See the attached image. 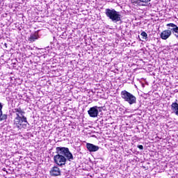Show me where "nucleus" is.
<instances>
[{
    "label": "nucleus",
    "instance_id": "1",
    "mask_svg": "<svg viewBox=\"0 0 178 178\" xmlns=\"http://www.w3.org/2000/svg\"><path fill=\"white\" fill-rule=\"evenodd\" d=\"M56 155L54 156V163L58 166H63L66 165V162H72L74 161V156L73 154L70 152L69 148L65 147H57L56 148Z\"/></svg>",
    "mask_w": 178,
    "mask_h": 178
},
{
    "label": "nucleus",
    "instance_id": "2",
    "mask_svg": "<svg viewBox=\"0 0 178 178\" xmlns=\"http://www.w3.org/2000/svg\"><path fill=\"white\" fill-rule=\"evenodd\" d=\"M13 113H15L16 117L14 120V125L17 129L22 130V129H27V126H30V124L27 121V117L24 116L26 112L22 110L21 108H15Z\"/></svg>",
    "mask_w": 178,
    "mask_h": 178
},
{
    "label": "nucleus",
    "instance_id": "3",
    "mask_svg": "<svg viewBox=\"0 0 178 178\" xmlns=\"http://www.w3.org/2000/svg\"><path fill=\"white\" fill-rule=\"evenodd\" d=\"M105 15L106 17L110 19L113 23H118V22L122 20V15H120V12L116 11V10L113 8H106Z\"/></svg>",
    "mask_w": 178,
    "mask_h": 178
},
{
    "label": "nucleus",
    "instance_id": "4",
    "mask_svg": "<svg viewBox=\"0 0 178 178\" xmlns=\"http://www.w3.org/2000/svg\"><path fill=\"white\" fill-rule=\"evenodd\" d=\"M121 98L129 105L137 104V97L127 90L121 91Z\"/></svg>",
    "mask_w": 178,
    "mask_h": 178
},
{
    "label": "nucleus",
    "instance_id": "5",
    "mask_svg": "<svg viewBox=\"0 0 178 178\" xmlns=\"http://www.w3.org/2000/svg\"><path fill=\"white\" fill-rule=\"evenodd\" d=\"M99 112H101V107L97 106L91 107L88 111V113L90 118H97Z\"/></svg>",
    "mask_w": 178,
    "mask_h": 178
},
{
    "label": "nucleus",
    "instance_id": "6",
    "mask_svg": "<svg viewBox=\"0 0 178 178\" xmlns=\"http://www.w3.org/2000/svg\"><path fill=\"white\" fill-rule=\"evenodd\" d=\"M86 148L89 152H97L99 149V147L92 143H86Z\"/></svg>",
    "mask_w": 178,
    "mask_h": 178
},
{
    "label": "nucleus",
    "instance_id": "7",
    "mask_svg": "<svg viewBox=\"0 0 178 178\" xmlns=\"http://www.w3.org/2000/svg\"><path fill=\"white\" fill-rule=\"evenodd\" d=\"M49 173L51 176L56 177V176H60L61 172H60V169L58 167L54 166L51 168Z\"/></svg>",
    "mask_w": 178,
    "mask_h": 178
},
{
    "label": "nucleus",
    "instance_id": "8",
    "mask_svg": "<svg viewBox=\"0 0 178 178\" xmlns=\"http://www.w3.org/2000/svg\"><path fill=\"white\" fill-rule=\"evenodd\" d=\"M132 2L139 6H147L148 2H151V0H132Z\"/></svg>",
    "mask_w": 178,
    "mask_h": 178
},
{
    "label": "nucleus",
    "instance_id": "9",
    "mask_svg": "<svg viewBox=\"0 0 178 178\" xmlns=\"http://www.w3.org/2000/svg\"><path fill=\"white\" fill-rule=\"evenodd\" d=\"M170 35H172V33H170V31L165 30L163 31L160 35V37L162 40H168V38H169V37H170Z\"/></svg>",
    "mask_w": 178,
    "mask_h": 178
},
{
    "label": "nucleus",
    "instance_id": "10",
    "mask_svg": "<svg viewBox=\"0 0 178 178\" xmlns=\"http://www.w3.org/2000/svg\"><path fill=\"white\" fill-rule=\"evenodd\" d=\"M171 111L178 116V104L177 102H172L171 104Z\"/></svg>",
    "mask_w": 178,
    "mask_h": 178
},
{
    "label": "nucleus",
    "instance_id": "11",
    "mask_svg": "<svg viewBox=\"0 0 178 178\" xmlns=\"http://www.w3.org/2000/svg\"><path fill=\"white\" fill-rule=\"evenodd\" d=\"M2 108H3V106L0 103V122H2L3 120H6L8 119V115L2 114Z\"/></svg>",
    "mask_w": 178,
    "mask_h": 178
},
{
    "label": "nucleus",
    "instance_id": "12",
    "mask_svg": "<svg viewBox=\"0 0 178 178\" xmlns=\"http://www.w3.org/2000/svg\"><path fill=\"white\" fill-rule=\"evenodd\" d=\"M38 38H39L38 33H31L29 37V41H31V42H34V41H35V40H38Z\"/></svg>",
    "mask_w": 178,
    "mask_h": 178
},
{
    "label": "nucleus",
    "instance_id": "13",
    "mask_svg": "<svg viewBox=\"0 0 178 178\" xmlns=\"http://www.w3.org/2000/svg\"><path fill=\"white\" fill-rule=\"evenodd\" d=\"M167 27H168L167 30H168V31H170V33L172 34V32L173 31V30H175V29L177 27V25L173 23H170L167 24Z\"/></svg>",
    "mask_w": 178,
    "mask_h": 178
},
{
    "label": "nucleus",
    "instance_id": "14",
    "mask_svg": "<svg viewBox=\"0 0 178 178\" xmlns=\"http://www.w3.org/2000/svg\"><path fill=\"white\" fill-rule=\"evenodd\" d=\"M140 35L143 36V40H148V34H147L145 31H143L140 33Z\"/></svg>",
    "mask_w": 178,
    "mask_h": 178
},
{
    "label": "nucleus",
    "instance_id": "15",
    "mask_svg": "<svg viewBox=\"0 0 178 178\" xmlns=\"http://www.w3.org/2000/svg\"><path fill=\"white\" fill-rule=\"evenodd\" d=\"M172 34L176 36L177 38H178V27L177 26L173 31H172Z\"/></svg>",
    "mask_w": 178,
    "mask_h": 178
},
{
    "label": "nucleus",
    "instance_id": "16",
    "mask_svg": "<svg viewBox=\"0 0 178 178\" xmlns=\"http://www.w3.org/2000/svg\"><path fill=\"white\" fill-rule=\"evenodd\" d=\"M138 148H139V149L143 150V149H144V146H143V145H138Z\"/></svg>",
    "mask_w": 178,
    "mask_h": 178
}]
</instances>
